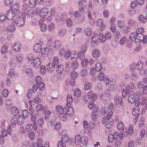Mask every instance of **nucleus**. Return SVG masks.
I'll return each instance as SVG.
<instances>
[{
    "mask_svg": "<svg viewBox=\"0 0 147 147\" xmlns=\"http://www.w3.org/2000/svg\"><path fill=\"white\" fill-rule=\"evenodd\" d=\"M67 103L66 107L63 108L61 106L58 105L56 107V111L59 113V117L62 121L66 119L67 115L71 116L74 113L73 109L70 106L72 102V98L71 95L69 94L67 96Z\"/></svg>",
    "mask_w": 147,
    "mask_h": 147,
    "instance_id": "1",
    "label": "nucleus"
},
{
    "mask_svg": "<svg viewBox=\"0 0 147 147\" xmlns=\"http://www.w3.org/2000/svg\"><path fill=\"white\" fill-rule=\"evenodd\" d=\"M113 108V105L112 103H110L109 105L108 108H105L102 109V114L104 115L106 113V111L108 112V117H105L102 120V123H105V126L108 128L111 127L114 123V121L111 118L113 114L112 109Z\"/></svg>",
    "mask_w": 147,
    "mask_h": 147,
    "instance_id": "2",
    "label": "nucleus"
},
{
    "mask_svg": "<svg viewBox=\"0 0 147 147\" xmlns=\"http://www.w3.org/2000/svg\"><path fill=\"white\" fill-rule=\"evenodd\" d=\"M84 49L81 52H80L78 55L76 54V53L74 52V53H71L70 51L69 50H64V49H62L61 50L59 53V54L61 56L64 55V57L65 59H68L70 56H71V60L72 61L76 60L77 57H78L80 59H82L84 57V53L86 51V47L85 46H84Z\"/></svg>",
    "mask_w": 147,
    "mask_h": 147,
    "instance_id": "3",
    "label": "nucleus"
},
{
    "mask_svg": "<svg viewBox=\"0 0 147 147\" xmlns=\"http://www.w3.org/2000/svg\"><path fill=\"white\" fill-rule=\"evenodd\" d=\"M144 32V29L140 28L136 30V33H132L130 35L129 38L131 40H133L134 39L136 43L141 42L145 44L147 42V36H144L142 33Z\"/></svg>",
    "mask_w": 147,
    "mask_h": 147,
    "instance_id": "4",
    "label": "nucleus"
},
{
    "mask_svg": "<svg viewBox=\"0 0 147 147\" xmlns=\"http://www.w3.org/2000/svg\"><path fill=\"white\" fill-rule=\"evenodd\" d=\"M137 98L135 100V105L137 107L142 105L143 107L142 110V113H144L145 110L147 108V100H143L142 97V94H137Z\"/></svg>",
    "mask_w": 147,
    "mask_h": 147,
    "instance_id": "5",
    "label": "nucleus"
},
{
    "mask_svg": "<svg viewBox=\"0 0 147 147\" xmlns=\"http://www.w3.org/2000/svg\"><path fill=\"white\" fill-rule=\"evenodd\" d=\"M26 16L25 13H19V15L16 16L17 18L13 21L14 25L16 24L19 27L23 26L24 24V19Z\"/></svg>",
    "mask_w": 147,
    "mask_h": 147,
    "instance_id": "6",
    "label": "nucleus"
},
{
    "mask_svg": "<svg viewBox=\"0 0 147 147\" xmlns=\"http://www.w3.org/2000/svg\"><path fill=\"white\" fill-rule=\"evenodd\" d=\"M75 142L76 145H79L81 143L83 145L86 146L88 143V138L84 136L81 137L79 135H77L75 137Z\"/></svg>",
    "mask_w": 147,
    "mask_h": 147,
    "instance_id": "7",
    "label": "nucleus"
},
{
    "mask_svg": "<svg viewBox=\"0 0 147 147\" xmlns=\"http://www.w3.org/2000/svg\"><path fill=\"white\" fill-rule=\"evenodd\" d=\"M39 87L40 90H43L45 89V85L43 82H41L39 84H35L33 86V89H30L28 93L27 96L28 98H30L32 96V94L35 92L38 89Z\"/></svg>",
    "mask_w": 147,
    "mask_h": 147,
    "instance_id": "8",
    "label": "nucleus"
},
{
    "mask_svg": "<svg viewBox=\"0 0 147 147\" xmlns=\"http://www.w3.org/2000/svg\"><path fill=\"white\" fill-rule=\"evenodd\" d=\"M58 62L59 60L57 58L55 57L53 59V63H49L47 65V69L51 72L54 71L55 69V66L57 65Z\"/></svg>",
    "mask_w": 147,
    "mask_h": 147,
    "instance_id": "9",
    "label": "nucleus"
},
{
    "mask_svg": "<svg viewBox=\"0 0 147 147\" xmlns=\"http://www.w3.org/2000/svg\"><path fill=\"white\" fill-rule=\"evenodd\" d=\"M88 105V107L90 109H93V112L92 115V119L94 120L96 119L97 118V115L96 113L97 112L98 110V107L94 105L92 102H90Z\"/></svg>",
    "mask_w": 147,
    "mask_h": 147,
    "instance_id": "10",
    "label": "nucleus"
},
{
    "mask_svg": "<svg viewBox=\"0 0 147 147\" xmlns=\"http://www.w3.org/2000/svg\"><path fill=\"white\" fill-rule=\"evenodd\" d=\"M114 136L115 140H116L115 144L117 146L120 145L121 144V141L122 138L124 136L123 134H119L117 131L115 132L114 134Z\"/></svg>",
    "mask_w": 147,
    "mask_h": 147,
    "instance_id": "11",
    "label": "nucleus"
},
{
    "mask_svg": "<svg viewBox=\"0 0 147 147\" xmlns=\"http://www.w3.org/2000/svg\"><path fill=\"white\" fill-rule=\"evenodd\" d=\"M117 26L120 28L122 29L123 32L126 33L130 31L129 28L125 26L124 22L121 20H119L117 22Z\"/></svg>",
    "mask_w": 147,
    "mask_h": 147,
    "instance_id": "12",
    "label": "nucleus"
},
{
    "mask_svg": "<svg viewBox=\"0 0 147 147\" xmlns=\"http://www.w3.org/2000/svg\"><path fill=\"white\" fill-rule=\"evenodd\" d=\"M97 98L96 95L95 94H92L91 92H90L85 96L84 98V101L86 102H89L91 98L92 101H94L96 100Z\"/></svg>",
    "mask_w": 147,
    "mask_h": 147,
    "instance_id": "13",
    "label": "nucleus"
},
{
    "mask_svg": "<svg viewBox=\"0 0 147 147\" xmlns=\"http://www.w3.org/2000/svg\"><path fill=\"white\" fill-rule=\"evenodd\" d=\"M140 108L138 107H136L133 109L132 114L135 117V118L134 119L133 121L136 123L138 121V119L139 116Z\"/></svg>",
    "mask_w": 147,
    "mask_h": 147,
    "instance_id": "14",
    "label": "nucleus"
},
{
    "mask_svg": "<svg viewBox=\"0 0 147 147\" xmlns=\"http://www.w3.org/2000/svg\"><path fill=\"white\" fill-rule=\"evenodd\" d=\"M19 6V4L18 3H16L13 4L10 8L12 12L14 14H16V16L19 15V13H21L18 11Z\"/></svg>",
    "mask_w": 147,
    "mask_h": 147,
    "instance_id": "15",
    "label": "nucleus"
},
{
    "mask_svg": "<svg viewBox=\"0 0 147 147\" xmlns=\"http://www.w3.org/2000/svg\"><path fill=\"white\" fill-rule=\"evenodd\" d=\"M98 78L100 81L104 80L107 85L109 83L111 85H114V82H115V81H110L109 82V79L107 78V77L105 78L104 74L102 73H101L98 76Z\"/></svg>",
    "mask_w": 147,
    "mask_h": 147,
    "instance_id": "16",
    "label": "nucleus"
},
{
    "mask_svg": "<svg viewBox=\"0 0 147 147\" xmlns=\"http://www.w3.org/2000/svg\"><path fill=\"white\" fill-rule=\"evenodd\" d=\"M34 126H32L31 124L27 125L26 127V128L28 131H30L34 128L35 130H36L37 129V126L36 123H33Z\"/></svg>",
    "mask_w": 147,
    "mask_h": 147,
    "instance_id": "17",
    "label": "nucleus"
},
{
    "mask_svg": "<svg viewBox=\"0 0 147 147\" xmlns=\"http://www.w3.org/2000/svg\"><path fill=\"white\" fill-rule=\"evenodd\" d=\"M134 133V127L132 125H129L128 130L123 133L124 136H127L128 134H132Z\"/></svg>",
    "mask_w": 147,
    "mask_h": 147,
    "instance_id": "18",
    "label": "nucleus"
},
{
    "mask_svg": "<svg viewBox=\"0 0 147 147\" xmlns=\"http://www.w3.org/2000/svg\"><path fill=\"white\" fill-rule=\"evenodd\" d=\"M40 64L41 62L38 58H36L34 59L33 60V65L35 68L39 67Z\"/></svg>",
    "mask_w": 147,
    "mask_h": 147,
    "instance_id": "19",
    "label": "nucleus"
},
{
    "mask_svg": "<svg viewBox=\"0 0 147 147\" xmlns=\"http://www.w3.org/2000/svg\"><path fill=\"white\" fill-rule=\"evenodd\" d=\"M97 25L99 27V28L101 31L103 30L105 28V26L103 24L102 20L100 19H99L98 21Z\"/></svg>",
    "mask_w": 147,
    "mask_h": 147,
    "instance_id": "20",
    "label": "nucleus"
},
{
    "mask_svg": "<svg viewBox=\"0 0 147 147\" xmlns=\"http://www.w3.org/2000/svg\"><path fill=\"white\" fill-rule=\"evenodd\" d=\"M145 118L143 117H141L139 119L138 122V126L139 128L143 127L144 125Z\"/></svg>",
    "mask_w": 147,
    "mask_h": 147,
    "instance_id": "21",
    "label": "nucleus"
},
{
    "mask_svg": "<svg viewBox=\"0 0 147 147\" xmlns=\"http://www.w3.org/2000/svg\"><path fill=\"white\" fill-rule=\"evenodd\" d=\"M42 49L41 46L39 44L35 45L34 47V51L36 53H40L41 52Z\"/></svg>",
    "mask_w": 147,
    "mask_h": 147,
    "instance_id": "22",
    "label": "nucleus"
},
{
    "mask_svg": "<svg viewBox=\"0 0 147 147\" xmlns=\"http://www.w3.org/2000/svg\"><path fill=\"white\" fill-rule=\"evenodd\" d=\"M15 16V14L12 12H11L10 11H8L7 12L6 14L7 18L9 20H11L14 18Z\"/></svg>",
    "mask_w": 147,
    "mask_h": 147,
    "instance_id": "23",
    "label": "nucleus"
},
{
    "mask_svg": "<svg viewBox=\"0 0 147 147\" xmlns=\"http://www.w3.org/2000/svg\"><path fill=\"white\" fill-rule=\"evenodd\" d=\"M48 10L47 8H44L42 9L40 13V16L42 17H43L46 16L48 13Z\"/></svg>",
    "mask_w": 147,
    "mask_h": 147,
    "instance_id": "24",
    "label": "nucleus"
},
{
    "mask_svg": "<svg viewBox=\"0 0 147 147\" xmlns=\"http://www.w3.org/2000/svg\"><path fill=\"white\" fill-rule=\"evenodd\" d=\"M117 127L118 130L119 131H122L124 130V126L123 123L121 121H120L118 123Z\"/></svg>",
    "mask_w": 147,
    "mask_h": 147,
    "instance_id": "25",
    "label": "nucleus"
},
{
    "mask_svg": "<svg viewBox=\"0 0 147 147\" xmlns=\"http://www.w3.org/2000/svg\"><path fill=\"white\" fill-rule=\"evenodd\" d=\"M136 100L135 96L133 95H130L128 98V102L131 104L134 102Z\"/></svg>",
    "mask_w": 147,
    "mask_h": 147,
    "instance_id": "26",
    "label": "nucleus"
},
{
    "mask_svg": "<svg viewBox=\"0 0 147 147\" xmlns=\"http://www.w3.org/2000/svg\"><path fill=\"white\" fill-rule=\"evenodd\" d=\"M39 24L41 25L40 29L42 32H44L46 31V26L44 24H42V21L40 20L39 22Z\"/></svg>",
    "mask_w": 147,
    "mask_h": 147,
    "instance_id": "27",
    "label": "nucleus"
},
{
    "mask_svg": "<svg viewBox=\"0 0 147 147\" xmlns=\"http://www.w3.org/2000/svg\"><path fill=\"white\" fill-rule=\"evenodd\" d=\"M20 45L19 42H16L14 45V50L17 51H19L20 50Z\"/></svg>",
    "mask_w": 147,
    "mask_h": 147,
    "instance_id": "28",
    "label": "nucleus"
},
{
    "mask_svg": "<svg viewBox=\"0 0 147 147\" xmlns=\"http://www.w3.org/2000/svg\"><path fill=\"white\" fill-rule=\"evenodd\" d=\"M77 59V58L76 59V60H75V59H74V61L71 64V67L73 69H76L77 68L78 66V64L77 62L76 61Z\"/></svg>",
    "mask_w": 147,
    "mask_h": 147,
    "instance_id": "29",
    "label": "nucleus"
},
{
    "mask_svg": "<svg viewBox=\"0 0 147 147\" xmlns=\"http://www.w3.org/2000/svg\"><path fill=\"white\" fill-rule=\"evenodd\" d=\"M84 33L86 35L90 36L92 33V31L90 28H87L85 30Z\"/></svg>",
    "mask_w": 147,
    "mask_h": 147,
    "instance_id": "30",
    "label": "nucleus"
},
{
    "mask_svg": "<svg viewBox=\"0 0 147 147\" xmlns=\"http://www.w3.org/2000/svg\"><path fill=\"white\" fill-rule=\"evenodd\" d=\"M92 54L94 58H98L100 55V52L98 50H95L93 51Z\"/></svg>",
    "mask_w": 147,
    "mask_h": 147,
    "instance_id": "31",
    "label": "nucleus"
},
{
    "mask_svg": "<svg viewBox=\"0 0 147 147\" xmlns=\"http://www.w3.org/2000/svg\"><path fill=\"white\" fill-rule=\"evenodd\" d=\"M147 82V80L146 78H144L142 82H140L138 83V86L139 88L142 87L144 84H146Z\"/></svg>",
    "mask_w": 147,
    "mask_h": 147,
    "instance_id": "32",
    "label": "nucleus"
},
{
    "mask_svg": "<svg viewBox=\"0 0 147 147\" xmlns=\"http://www.w3.org/2000/svg\"><path fill=\"white\" fill-rule=\"evenodd\" d=\"M78 76V74L76 72L72 71L71 73L70 77L72 80H74L77 78Z\"/></svg>",
    "mask_w": 147,
    "mask_h": 147,
    "instance_id": "33",
    "label": "nucleus"
},
{
    "mask_svg": "<svg viewBox=\"0 0 147 147\" xmlns=\"http://www.w3.org/2000/svg\"><path fill=\"white\" fill-rule=\"evenodd\" d=\"M11 112L12 113L14 116H16L18 114V111L16 107H12L11 109Z\"/></svg>",
    "mask_w": 147,
    "mask_h": 147,
    "instance_id": "34",
    "label": "nucleus"
},
{
    "mask_svg": "<svg viewBox=\"0 0 147 147\" xmlns=\"http://www.w3.org/2000/svg\"><path fill=\"white\" fill-rule=\"evenodd\" d=\"M42 140L41 138H39L37 141V145H35L34 144L33 145V147H41L42 146Z\"/></svg>",
    "mask_w": 147,
    "mask_h": 147,
    "instance_id": "35",
    "label": "nucleus"
},
{
    "mask_svg": "<svg viewBox=\"0 0 147 147\" xmlns=\"http://www.w3.org/2000/svg\"><path fill=\"white\" fill-rule=\"evenodd\" d=\"M53 46L56 49H59L61 46V43L59 41H57L53 44Z\"/></svg>",
    "mask_w": 147,
    "mask_h": 147,
    "instance_id": "36",
    "label": "nucleus"
},
{
    "mask_svg": "<svg viewBox=\"0 0 147 147\" xmlns=\"http://www.w3.org/2000/svg\"><path fill=\"white\" fill-rule=\"evenodd\" d=\"M26 74L27 76L30 77L32 76L33 75V71L30 69H28L26 70Z\"/></svg>",
    "mask_w": 147,
    "mask_h": 147,
    "instance_id": "37",
    "label": "nucleus"
},
{
    "mask_svg": "<svg viewBox=\"0 0 147 147\" xmlns=\"http://www.w3.org/2000/svg\"><path fill=\"white\" fill-rule=\"evenodd\" d=\"M36 2L35 0H30L29 1V6L30 7H34L35 6Z\"/></svg>",
    "mask_w": 147,
    "mask_h": 147,
    "instance_id": "38",
    "label": "nucleus"
},
{
    "mask_svg": "<svg viewBox=\"0 0 147 147\" xmlns=\"http://www.w3.org/2000/svg\"><path fill=\"white\" fill-rule=\"evenodd\" d=\"M49 50V49L48 48H45L42 49L40 52H41V54L42 55H47Z\"/></svg>",
    "mask_w": 147,
    "mask_h": 147,
    "instance_id": "39",
    "label": "nucleus"
},
{
    "mask_svg": "<svg viewBox=\"0 0 147 147\" xmlns=\"http://www.w3.org/2000/svg\"><path fill=\"white\" fill-rule=\"evenodd\" d=\"M99 36L100 37L99 40L102 43L104 42L107 40L105 37H104V36L102 35L101 33L99 35Z\"/></svg>",
    "mask_w": 147,
    "mask_h": 147,
    "instance_id": "40",
    "label": "nucleus"
},
{
    "mask_svg": "<svg viewBox=\"0 0 147 147\" xmlns=\"http://www.w3.org/2000/svg\"><path fill=\"white\" fill-rule=\"evenodd\" d=\"M44 108L43 105H42L38 104L36 107V109L37 111H41Z\"/></svg>",
    "mask_w": 147,
    "mask_h": 147,
    "instance_id": "41",
    "label": "nucleus"
},
{
    "mask_svg": "<svg viewBox=\"0 0 147 147\" xmlns=\"http://www.w3.org/2000/svg\"><path fill=\"white\" fill-rule=\"evenodd\" d=\"M139 20L140 22L144 23L146 22L147 19L144 18L142 15H140L139 17Z\"/></svg>",
    "mask_w": 147,
    "mask_h": 147,
    "instance_id": "42",
    "label": "nucleus"
},
{
    "mask_svg": "<svg viewBox=\"0 0 147 147\" xmlns=\"http://www.w3.org/2000/svg\"><path fill=\"white\" fill-rule=\"evenodd\" d=\"M115 102L116 104H119L121 105L122 103V100L121 98H116L115 99Z\"/></svg>",
    "mask_w": 147,
    "mask_h": 147,
    "instance_id": "43",
    "label": "nucleus"
},
{
    "mask_svg": "<svg viewBox=\"0 0 147 147\" xmlns=\"http://www.w3.org/2000/svg\"><path fill=\"white\" fill-rule=\"evenodd\" d=\"M68 137V136L67 135L63 136L61 138V142H65L68 141L69 140Z\"/></svg>",
    "mask_w": 147,
    "mask_h": 147,
    "instance_id": "44",
    "label": "nucleus"
},
{
    "mask_svg": "<svg viewBox=\"0 0 147 147\" xmlns=\"http://www.w3.org/2000/svg\"><path fill=\"white\" fill-rule=\"evenodd\" d=\"M95 68L97 71H99L101 70L102 68V65L100 63H97L96 65Z\"/></svg>",
    "mask_w": 147,
    "mask_h": 147,
    "instance_id": "45",
    "label": "nucleus"
},
{
    "mask_svg": "<svg viewBox=\"0 0 147 147\" xmlns=\"http://www.w3.org/2000/svg\"><path fill=\"white\" fill-rule=\"evenodd\" d=\"M22 55L20 54L18 55L16 57V60L18 62H20L23 59Z\"/></svg>",
    "mask_w": 147,
    "mask_h": 147,
    "instance_id": "46",
    "label": "nucleus"
},
{
    "mask_svg": "<svg viewBox=\"0 0 147 147\" xmlns=\"http://www.w3.org/2000/svg\"><path fill=\"white\" fill-rule=\"evenodd\" d=\"M88 63V61L87 59H84L82 62V65L83 67L86 66L87 64Z\"/></svg>",
    "mask_w": 147,
    "mask_h": 147,
    "instance_id": "47",
    "label": "nucleus"
},
{
    "mask_svg": "<svg viewBox=\"0 0 147 147\" xmlns=\"http://www.w3.org/2000/svg\"><path fill=\"white\" fill-rule=\"evenodd\" d=\"M22 115L24 118L27 117L28 115V111L26 110H23L22 112Z\"/></svg>",
    "mask_w": 147,
    "mask_h": 147,
    "instance_id": "48",
    "label": "nucleus"
},
{
    "mask_svg": "<svg viewBox=\"0 0 147 147\" xmlns=\"http://www.w3.org/2000/svg\"><path fill=\"white\" fill-rule=\"evenodd\" d=\"M74 94L75 96L78 97L80 96L81 92L79 89H77L75 90Z\"/></svg>",
    "mask_w": 147,
    "mask_h": 147,
    "instance_id": "49",
    "label": "nucleus"
},
{
    "mask_svg": "<svg viewBox=\"0 0 147 147\" xmlns=\"http://www.w3.org/2000/svg\"><path fill=\"white\" fill-rule=\"evenodd\" d=\"M7 47L6 46H4L1 49V53L2 54H5L7 52Z\"/></svg>",
    "mask_w": 147,
    "mask_h": 147,
    "instance_id": "50",
    "label": "nucleus"
},
{
    "mask_svg": "<svg viewBox=\"0 0 147 147\" xmlns=\"http://www.w3.org/2000/svg\"><path fill=\"white\" fill-rule=\"evenodd\" d=\"M115 140L114 135L110 134L109 136L108 141L110 142H112Z\"/></svg>",
    "mask_w": 147,
    "mask_h": 147,
    "instance_id": "51",
    "label": "nucleus"
},
{
    "mask_svg": "<svg viewBox=\"0 0 147 147\" xmlns=\"http://www.w3.org/2000/svg\"><path fill=\"white\" fill-rule=\"evenodd\" d=\"M13 2V0H5V3L6 5H9Z\"/></svg>",
    "mask_w": 147,
    "mask_h": 147,
    "instance_id": "52",
    "label": "nucleus"
},
{
    "mask_svg": "<svg viewBox=\"0 0 147 147\" xmlns=\"http://www.w3.org/2000/svg\"><path fill=\"white\" fill-rule=\"evenodd\" d=\"M17 120V119L16 117H14L13 119L11 118V121L12 124L13 125V126L16 125V121Z\"/></svg>",
    "mask_w": 147,
    "mask_h": 147,
    "instance_id": "53",
    "label": "nucleus"
},
{
    "mask_svg": "<svg viewBox=\"0 0 147 147\" xmlns=\"http://www.w3.org/2000/svg\"><path fill=\"white\" fill-rule=\"evenodd\" d=\"M97 36H95L93 37L92 38V42H94V43H96L97 41L98 40V36H98V35H96Z\"/></svg>",
    "mask_w": 147,
    "mask_h": 147,
    "instance_id": "54",
    "label": "nucleus"
},
{
    "mask_svg": "<svg viewBox=\"0 0 147 147\" xmlns=\"http://www.w3.org/2000/svg\"><path fill=\"white\" fill-rule=\"evenodd\" d=\"M63 71V66L62 65H60L58 67L57 71L59 73H61Z\"/></svg>",
    "mask_w": 147,
    "mask_h": 147,
    "instance_id": "55",
    "label": "nucleus"
},
{
    "mask_svg": "<svg viewBox=\"0 0 147 147\" xmlns=\"http://www.w3.org/2000/svg\"><path fill=\"white\" fill-rule=\"evenodd\" d=\"M91 86V84L88 82L86 83L85 85V88L86 90L90 89Z\"/></svg>",
    "mask_w": 147,
    "mask_h": 147,
    "instance_id": "56",
    "label": "nucleus"
},
{
    "mask_svg": "<svg viewBox=\"0 0 147 147\" xmlns=\"http://www.w3.org/2000/svg\"><path fill=\"white\" fill-rule=\"evenodd\" d=\"M38 125L42 126L43 124V120L42 118H40L38 121Z\"/></svg>",
    "mask_w": 147,
    "mask_h": 147,
    "instance_id": "57",
    "label": "nucleus"
},
{
    "mask_svg": "<svg viewBox=\"0 0 147 147\" xmlns=\"http://www.w3.org/2000/svg\"><path fill=\"white\" fill-rule=\"evenodd\" d=\"M15 29V28L14 26H10L9 27L7 30L11 32H13L14 31Z\"/></svg>",
    "mask_w": 147,
    "mask_h": 147,
    "instance_id": "58",
    "label": "nucleus"
},
{
    "mask_svg": "<svg viewBox=\"0 0 147 147\" xmlns=\"http://www.w3.org/2000/svg\"><path fill=\"white\" fill-rule=\"evenodd\" d=\"M8 94V92L7 89H4V90L3 91L2 94L3 96L4 97L7 96Z\"/></svg>",
    "mask_w": 147,
    "mask_h": 147,
    "instance_id": "59",
    "label": "nucleus"
},
{
    "mask_svg": "<svg viewBox=\"0 0 147 147\" xmlns=\"http://www.w3.org/2000/svg\"><path fill=\"white\" fill-rule=\"evenodd\" d=\"M41 81V79L40 77L38 76L36 78V82L37 84H39L40 83L42 82Z\"/></svg>",
    "mask_w": 147,
    "mask_h": 147,
    "instance_id": "60",
    "label": "nucleus"
},
{
    "mask_svg": "<svg viewBox=\"0 0 147 147\" xmlns=\"http://www.w3.org/2000/svg\"><path fill=\"white\" fill-rule=\"evenodd\" d=\"M144 64L140 62L139 63H138V65L136 66V68L138 69H139L142 70V68L143 67Z\"/></svg>",
    "mask_w": 147,
    "mask_h": 147,
    "instance_id": "61",
    "label": "nucleus"
},
{
    "mask_svg": "<svg viewBox=\"0 0 147 147\" xmlns=\"http://www.w3.org/2000/svg\"><path fill=\"white\" fill-rule=\"evenodd\" d=\"M6 18L5 15H0V20L1 21L3 22L6 20Z\"/></svg>",
    "mask_w": 147,
    "mask_h": 147,
    "instance_id": "62",
    "label": "nucleus"
},
{
    "mask_svg": "<svg viewBox=\"0 0 147 147\" xmlns=\"http://www.w3.org/2000/svg\"><path fill=\"white\" fill-rule=\"evenodd\" d=\"M40 71L42 74H44L45 73V67L44 66H42L40 69Z\"/></svg>",
    "mask_w": 147,
    "mask_h": 147,
    "instance_id": "63",
    "label": "nucleus"
},
{
    "mask_svg": "<svg viewBox=\"0 0 147 147\" xmlns=\"http://www.w3.org/2000/svg\"><path fill=\"white\" fill-rule=\"evenodd\" d=\"M126 40V38L125 37H123L120 40V44L122 45H123L125 42Z\"/></svg>",
    "mask_w": 147,
    "mask_h": 147,
    "instance_id": "64",
    "label": "nucleus"
}]
</instances>
